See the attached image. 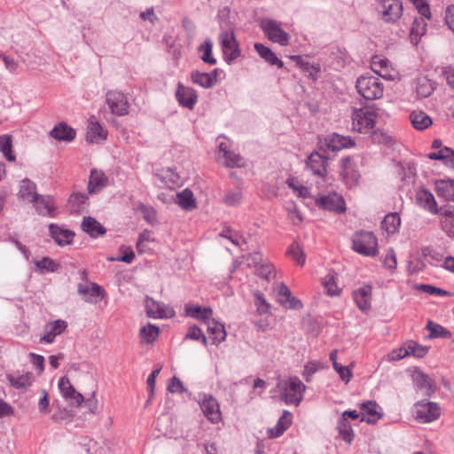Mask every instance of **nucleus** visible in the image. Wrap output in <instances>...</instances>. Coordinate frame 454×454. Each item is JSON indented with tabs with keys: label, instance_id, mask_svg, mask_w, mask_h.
<instances>
[{
	"label": "nucleus",
	"instance_id": "obj_52",
	"mask_svg": "<svg viewBox=\"0 0 454 454\" xmlns=\"http://www.w3.org/2000/svg\"><path fill=\"white\" fill-rule=\"evenodd\" d=\"M322 285L325 288L326 294L329 296H334L340 294V289L337 286L335 278L332 273H329L322 278Z\"/></svg>",
	"mask_w": 454,
	"mask_h": 454
},
{
	"label": "nucleus",
	"instance_id": "obj_27",
	"mask_svg": "<svg viewBox=\"0 0 454 454\" xmlns=\"http://www.w3.org/2000/svg\"><path fill=\"white\" fill-rule=\"evenodd\" d=\"M89 197L84 192H74L68 199V207L71 213L80 214L88 207Z\"/></svg>",
	"mask_w": 454,
	"mask_h": 454
},
{
	"label": "nucleus",
	"instance_id": "obj_43",
	"mask_svg": "<svg viewBox=\"0 0 454 454\" xmlns=\"http://www.w3.org/2000/svg\"><path fill=\"white\" fill-rule=\"evenodd\" d=\"M337 429L339 431L340 436L347 442L350 443L354 437V433L351 427L350 423L348 422V419L345 417H340Z\"/></svg>",
	"mask_w": 454,
	"mask_h": 454
},
{
	"label": "nucleus",
	"instance_id": "obj_44",
	"mask_svg": "<svg viewBox=\"0 0 454 454\" xmlns=\"http://www.w3.org/2000/svg\"><path fill=\"white\" fill-rule=\"evenodd\" d=\"M428 158L430 160H443L446 165L451 166L452 159H454V150L445 146L437 152L430 153Z\"/></svg>",
	"mask_w": 454,
	"mask_h": 454
},
{
	"label": "nucleus",
	"instance_id": "obj_12",
	"mask_svg": "<svg viewBox=\"0 0 454 454\" xmlns=\"http://www.w3.org/2000/svg\"><path fill=\"white\" fill-rule=\"evenodd\" d=\"M78 294L82 295L86 302L97 303L105 297L104 289L96 283L90 285L79 284Z\"/></svg>",
	"mask_w": 454,
	"mask_h": 454
},
{
	"label": "nucleus",
	"instance_id": "obj_30",
	"mask_svg": "<svg viewBox=\"0 0 454 454\" xmlns=\"http://www.w3.org/2000/svg\"><path fill=\"white\" fill-rule=\"evenodd\" d=\"M379 405L374 401H368L360 405L362 420L369 424L375 423L380 419L381 414L378 411Z\"/></svg>",
	"mask_w": 454,
	"mask_h": 454
},
{
	"label": "nucleus",
	"instance_id": "obj_24",
	"mask_svg": "<svg viewBox=\"0 0 454 454\" xmlns=\"http://www.w3.org/2000/svg\"><path fill=\"white\" fill-rule=\"evenodd\" d=\"M325 144L328 149L333 152L355 145V142L349 137L340 136L336 133L329 135L325 138Z\"/></svg>",
	"mask_w": 454,
	"mask_h": 454
},
{
	"label": "nucleus",
	"instance_id": "obj_40",
	"mask_svg": "<svg viewBox=\"0 0 454 454\" xmlns=\"http://www.w3.org/2000/svg\"><path fill=\"white\" fill-rule=\"evenodd\" d=\"M176 202L184 209L190 211L196 207L193 193L189 189H184L176 193Z\"/></svg>",
	"mask_w": 454,
	"mask_h": 454
},
{
	"label": "nucleus",
	"instance_id": "obj_47",
	"mask_svg": "<svg viewBox=\"0 0 454 454\" xmlns=\"http://www.w3.org/2000/svg\"><path fill=\"white\" fill-rule=\"evenodd\" d=\"M12 139L11 135H2L0 136V152L3 153L4 157L9 161L15 160V155L12 152Z\"/></svg>",
	"mask_w": 454,
	"mask_h": 454
},
{
	"label": "nucleus",
	"instance_id": "obj_39",
	"mask_svg": "<svg viewBox=\"0 0 454 454\" xmlns=\"http://www.w3.org/2000/svg\"><path fill=\"white\" fill-rule=\"evenodd\" d=\"M191 79L193 83H196L205 89L212 88L216 82V79L213 74L209 73H202L198 70L192 72Z\"/></svg>",
	"mask_w": 454,
	"mask_h": 454
},
{
	"label": "nucleus",
	"instance_id": "obj_31",
	"mask_svg": "<svg viewBox=\"0 0 454 454\" xmlns=\"http://www.w3.org/2000/svg\"><path fill=\"white\" fill-rule=\"evenodd\" d=\"M441 225L449 237H454V207H441Z\"/></svg>",
	"mask_w": 454,
	"mask_h": 454
},
{
	"label": "nucleus",
	"instance_id": "obj_11",
	"mask_svg": "<svg viewBox=\"0 0 454 454\" xmlns=\"http://www.w3.org/2000/svg\"><path fill=\"white\" fill-rule=\"evenodd\" d=\"M341 176L346 185L349 188L356 186L359 182L360 174L352 159L350 157L343 158L341 160Z\"/></svg>",
	"mask_w": 454,
	"mask_h": 454
},
{
	"label": "nucleus",
	"instance_id": "obj_45",
	"mask_svg": "<svg viewBox=\"0 0 454 454\" xmlns=\"http://www.w3.org/2000/svg\"><path fill=\"white\" fill-rule=\"evenodd\" d=\"M401 223L400 217L397 213H391L387 215L382 223L381 226L387 233H395Z\"/></svg>",
	"mask_w": 454,
	"mask_h": 454
},
{
	"label": "nucleus",
	"instance_id": "obj_41",
	"mask_svg": "<svg viewBox=\"0 0 454 454\" xmlns=\"http://www.w3.org/2000/svg\"><path fill=\"white\" fill-rule=\"evenodd\" d=\"M410 120L416 129L422 130L432 124L431 118L422 111H413L410 114Z\"/></svg>",
	"mask_w": 454,
	"mask_h": 454
},
{
	"label": "nucleus",
	"instance_id": "obj_33",
	"mask_svg": "<svg viewBox=\"0 0 454 454\" xmlns=\"http://www.w3.org/2000/svg\"><path fill=\"white\" fill-rule=\"evenodd\" d=\"M106 176L101 171L92 169L88 184V192L90 194L98 192L106 184Z\"/></svg>",
	"mask_w": 454,
	"mask_h": 454
},
{
	"label": "nucleus",
	"instance_id": "obj_23",
	"mask_svg": "<svg viewBox=\"0 0 454 454\" xmlns=\"http://www.w3.org/2000/svg\"><path fill=\"white\" fill-rule=\"evenodd\" d=\"M416 201L421 207L432 214H438L440 212L434 195L427 190L421 189L418 191L416 193Z\"/></svg>",
	"mask_w": 454,
	"mask_h": 454
},
{
	"label": "nucleus",
	"instance_id": "obj_15",
	"mask_svg": "<svg viewBox=\"0 0 454 454\" xmlns=\"http://www.w3.org/2000/svg\"><path fill=\"white\" fill-rule=\"evenodd\" d=\"M200 408L208 420L217 423L221 420L220 406L212 395H205L200 403Z\"/></svg>",
	"mask_w": 454,
	"mask_h": 454
},
{
	"label": "nucleus",
	"instance_id": "obj_63",
	"mask_svg": "<svg viewBox=\"0 0 454 454\" xmlns=\"http://www.w3.org/2000/svg\"><path fill=\"white\" fill-rule=\"evenodd\" d=\"M140 211L143 214V218L148 223H154L157 220L156 217V211L151 207L145 205H141L139 207Z\"/></svg>",
	"mask_w": 454,
	"mask_h": 454
},
{
	"label": "nucleus",
	"instance_id": "obj_55",
	"mask_svg": "<svg viewBox=\"0 0 454 454\" xmlns=\"http://www.w3.org/2000/svg\"><path fill=\"white\" fill-rule=\"evenodd\" d=\"M427 329L430 332V336L433 338L437 337H443V338H449L450 337L451 333L450 331L445 329L443 326L434 324L433 322L429 321L427 325Z\"/></svg>",
	"mask_w": 454,
	"mask_h": 454
},
{
	"label": "nucleus",
	"instance_id": "obj_29",
	"mask_svg": "<svg viewBox=\"0 0 454 454\" xmlns=\"http://www.w3.org/2000/svg\"><path fill=\"white\" fill-rule=\"evenodd\" d=\"M207 333L212 339L213 345H218L226 338V331L224 325L214 318H211L207 324Z\"/></svg>",
	"mask_w": 454,
	"mask_h": 454
},
{
	"label": "nucleus",
	"instance_id": "obj_42",
	"mask_svg": "<svg viewBox=\"0 0 454 454\" xmlns=\"http://www.w3.org/2000/svg\"><path fill=\"white\" fill-rule=\"evenodd\" d=\"M7 380L12 387L18 389H21L31 386L34 380V375L32 372H27L19 376L9 374L7 375Z\"/></svg>",
	"mask_w": 454,
	"mask_h": 454
},
{
	"label": "nucleus",
	"instance_id": "obj_9",
	"mask_svg": "<svg viewBox=\"0 0 454 454\" xmlns=\"http://www.w3.org/2000/svg\"><path fill=\"white\" fill-rule=\"evenodd\" d=\"M411 378L417 390L422 391L423 395L430 397L435 393L437 389L435 382L419 369L414 370Z\"/></svg>",
	"mask_w": 454,
	"mask_h": 454
},
{
	"label": "nucleus",
	"instance_id": "obj_62",
	"mask_svg": "<svg viewBox=\"0 0 454 454\" xmlns=\"http://www.w3.org/2000/svg\"><path fill=\"white\" fill-rule=\"evenodd\" d=\"M426 26L427 24L422 18L415 19L411 29V35L415 37L423 35L426 32Z\"/></svg>",
	"mask_w": 454,
	"mask_h": 454
},
{
	"label": "nucleus",
	"instance_id": "obj_13",
	"mask_svg": "<svg viewBox=\"0 0 454 454\" xmlns=\"http://www.w3.org/2000/svg\"><path fill=\"white\" fill-rule=\"evenodd\" d=\"M59 388L62 395L69 401L70 404L79 406L84 402L83 395L75 390L68 378H60Z\"/></svg>",
	"mask_w": 454,
	"mask_h": 454
},
{
	"label": "nucleus",
	"instance_id": "obj_34",
	"mask_svg": "<svg viewBox=\"0 0 454 454\" xmlns=\"http://www.w3.org/2000/svg\"><path fill=\"white\" fill-rule=\"evenodd\" d=\"M106 134L95 117L90 118L89 129L87 131L86 139L88 142L94 143L99 140H105Z\"/></svg>",
	"mask_w": 454,
	"mask_h": 454
},
{
	"label": "nucleus",
	"instance_id": "obj_28",
	"mask_svg": "<svg viewBox=\"0 0 454 454\" xmlns=\"http://www.w3.org/2000/svg\"><path fill=\"white\" fill-rule=\"evenodd\" d=\"M75 130L65 122H59L50 132V135L58 141L70 142L75 137Z\"/></svg>",
	"mask_w": 454,
	"mask_h": 454
},
{
	"label": "nucleus",
	"instance_id": "obj_2",
	"mask_svg": "<svg viewBox=\"0 0 454 454\" xmlns=\"http://www.w3.org/2000/svg\"><path fill=\"white\" fill-rule=\"evenodd\" d=\"M281 398L286 404L298 406L302 400L306 386L298 377H290L287 380L278 384Z\"/></svg>",
	"mask_w": 454,
	"mask_h": 454
},
{
	"label": "nucleus",
	"instance_id": "obj_36",
	"mask_svg": "<svg viewBox=\"0 0 454 454\" xmlns=\"http://www.w3.org/2000/svg\"><path fill=\"white\" fill-rule=\"evenodd\" d=\"M435 190L439 197L454 201V180H438L435 182Z\"/></svg>",
	"mask_w": 454,
	"mask_h": 454
},
{
	"label": "nucleus",
	"instance_id": "obj_22",
	"mask_svg": "<svg viewBox=\"0 0 454 454\" xmlns=\"http://www.w3.org/2000/svg\"><path fill=\"white\" fill-rule=\"evenodd\" d=\"M49 231L51 237L60 247L71 244L74 237V231L63 229L55 223H51L49 225Z\"/></svg>",
	"mask_w": 454,
	"mask_h": 454
},
{
	"label": "nucleus",
	"instance_id": "obj_14",
	"mask_svg": "<svg viewBox=\"0 0 454 454\" xmlns=\"http://www.w3.org/2000/svg\"><path fill=\"white\" fill-rule=\"evenodd\" d=\"M176 98L182 106L190 110L194 108L198 101L196 91L192 88L183 85L181 82L177 84Z\"/></svg>",
	"mask_w": 454,
	"mask_h": 454
},
{
	"label": "nucleus",
	"instance_id": "obj_58",
	"mask_svg": "<svg viewBox=\"0 0 454 454\" xmlns=\"http://www.w3.org/2000/svg\"><path fill=\"white\" fill-rule=\"evenodd\" d=\"M255 299V305L257 306L258 311L262 313H267L270 308V303L266 301L262 293L257 291L254 294Z\"/></svg>",
	"mask_w": 454,
	"mask_h": 454
},
{
	"label": "nucleus",
	"instance_id": "obj_54",
	"mask_svg": "<svg viewBox=\"0 0 454 454\" xmlns=\"http://www.w3.org/2000/svg\"><path fill=\"white\" fill-rule=\"evenodd\" d=\"M35 265L42 273L55 272L59 265L50 257H43L42 260L35 262Z\"/></svg>",
	"mask_w": 454,
	"mask_h": 454
},
{
	"label": "nucleus",
	"instance_id": "obj_35",
	"mask_svg": "<svg viewBox=\"0 0 454 454\" xmlns=\"http://www.w3.org/2000/svg\"><path fill=\"white\" fill-rule=\"evenodd\" d=\"M292 424V414L288 411H284L282 416L278 419V423L274 428L269 430V436L276 438L284 434V432Z\"/></svg>",
	"mask_w": 454,
	"mask_h": 454
},
{
	"label": "nucleus",
	"instance_id": "obj_56",
	"mask_svg": "<svg viewBox=\"0 0 454 454\" xmlns=\"http://www.w3.org/2000/svg\"><path fill=\"white\" fill-rule=\"evenodd\" d=\"M225 161L224 165L228 168H239L243 166V160L239 154L234 152H225V155L223 156Z\"/></svg>",
	"mask_w": 454,
	"mask_h": 454
},
{
	"label": "nucleus",
	"instance_id": "obj_4",
	"mask_svg": "<svg viewBox=\"0 0 454 454\" xmlns=\"http://www.w3.org/2000/svg\"><path fill=\"white\" fill-rule=\"evenodd\" d=\"M353 249L360 254L374 256L378 252L377 239L372 231H360L352 239Z\"/></svg>",
	"mask_w": 454,
	"mask_h": 454
},
{
	"label": "nucleus",
	"instance_id": "obj_8",
	"mask_svg": "<svg viewBox=\"0 0 454 454\" xmlns=\"http://www.w3.org/2000/svg\"><path fill=\"white\" fill-rule=\"evenodd\" d=\"M261 27L270 41L282 46L289 43L290 35L282 29L280 23L278 21L270 19L262 20Z\"/></svg>",
	"mask_w": 454,
	"mask_h": 454
},
{
	"label": "nucleus",
	"instance_id": "obj_59",
	"mask_svg": "<svg viewBox=\"0 0 454 454\" xmlns=\"http://www.w3.org/2000/svg\"><path fill=\"white\" fill-rule=\"evenodd\" d=\"M277 294H278V301L282 305H286L287 298H290L291 291L288 286L284 283H278L277 285Z\"/></svg>",
	"mask_w": 454,
	"mask_h": 454
},
{
	"label": "nucleus",
	"instance_id": "obj_53",
	"mask_svg": "<svg viewBox=\"0 0 454 454\" xmlns=\"http://www.w3.org/2000/svg\"><path fill=\"white\" fill-rule=\"evenodd\" d=\"M408 355L413 356L415 357L422 358L424 357L428 351L427 347L421 346L415 341H409L406 343Z\"/></svg>",
	"mask_w": 454,
	"mask_h": 454
},
{
	"label": "nucleus",
	"instance_id": "obj_46",
	"mask_svg": "<svg viewBox=\"0 0 454 454\" xmlns=\"http://www.w3.org/2000/svg\"><path fill=\"white\" fill-rule=\"evenodd\" d=\"M159 333V327L150 323L147 325L141 327L139 331L140 338L146 343H153L158 338Z\"/></svg>",
	"mask_w": 454,
	"mask_h": 454
},
{
	"label": "nucleus",
	"instance_id": "obj_3",
	"mask_svg": "<svg viewBox=\"0 0 454 454\" xmlns=\"http://www.w3.org/2000/svg\"><path fill=\"white\" fill-rule=\"evenodd\" d=\"M358 93L367 100H373L383 96L384 86L378 77L363 75L356 81Z\"/></svg>",
	"mask_w": 454,
	"mask_h": 454
},
{
	"label": "nucleus",
	"instance_id": "obj_25",
	"mask_svg": "<svg viewBox=\"0 0 454 454\" xmlns=\"http://www.w3.org/2000/svg\"><path fill=\"white\" fill-rule=\"evenodd\" d=\"M81 227L83 231L94 239L103 236L106 232V229L92 216H85Z\"/></svg>",
	"mask_w": 454,
	"mask_h": 454
},
{
	"label": "nucleus",
	"instance_id": "obj_32",
	"mask_svg": "<svg viewBox=\"0 0 454 454\" xmlns=\"http://www.w3.org/2000/svg\"><path fill=\"white\" fill-rule=\"evenodd\" d=\"M186 315L193 317L197 320L202 321L207 324L213 315V311L209 307H200V306H192L186 305L185 306Z\"/></svg>",
	"mask_w": 454,
	"mask_h": 454
},
{
	"label": "nucleus",
	"instance_id": "obj_16",
	"mask_svg": "<svg viewBox=\"0 0 454 454\" xmlns=\"http://www.w3.org/2000/svg\"><path fill=\"white\" fill-rule=\"evenodd\" d=\"M372 70L386 80L395 79V70L387 59L381 56H374L371 63Z\"/></svg>",
	"mask_w": 454,
	"mask_h": 454
},
{
	"label": "nucleus",
	"instance_id": "obj_61",
	"mask_svg": "<svg viewBox=\"0 0 454 454\" xmlns=\"http://www.w3.org/2000/svg\"><path fill=\"white\" fill-rule=\"evenodd\" d=\"M371 135L372 140L375 144H384L387 145L390 142L391 137L380 129L371 130L369 133Z\"/></svg>",
	"mask_w": 454,
	"mask_h": 454
},
{
	"label": "nucleus",
	"instance_id": "obj_19",
	"mask_svg": "<svg viewBox=\"0 0 454 454\" xmlns=\"http://www.w3.org/2000/svg\"><path fill=\"white\" fill-rule=\"evenodd\" d=\"M316 203L320 207L335 212L345 211L343 199L336 193L320 196L316 200Z\"/></svg>",
	"mask_w": 454,
	"mask_h": 454
},
{
	"label": "nucleus",
	"instance_id": "obj_64",
	"mask_svg": "<svg viewBox=\"0 0 454 454\" xmlns=\"http://www.w3.org/2000/svg\"><path fill=\"white\" fill-rule=\"evenodd\" d=\"M444 20L448 27L454 32V5L446 8Z\"/></svg>",
	"mask_w": 454,
	"mask_h": 454
},
{
	"label": "nucleus",
	"instance_id": "obj_5",
	"mask_svg": "<svg viewBox=\"0 0 454 454\" xmlns=\"http://www.w3.org/2000/svg\"><path fill=\"white\" fill-rule=\"evenodd\" d=\"M441 415V407L435 402L422 400L413 406V417L420 423H431Z\"/></svg>",
	"mask_w": 454,
	"mask_h": 454
},
{
	"label": "nucleus",
	"instance_id": "obj_6",
	"mask_svg": "<svg viewBox=\"0 0 454 454\" xmlns=\"http://www.w3.org/2000/svg\"><path fill=\"white\" fill-rule=\"evenodd\" d=\"M386 23H395L403 14V4L399 0H380L376 8Z\"/></svg>",
	"mask_w": 454,
	"mask_h": 454
},
{
	"label": "nucleus",
	"instance_id": "obj_7",
	"mask_svg": "<svg viewBox=\"0 0 454 454\" xmlns=\"http://www.w3.org/2000/svg\"><path fill=\"white\" fill-rule=\"evenodd\" d=\"M219 41L224 55L225 61L231 64L240 56L239 43L233 31H223L219 35Z\"/></svg>",
	"mask_w": 454,
	"mask_h": 454
},
{
	"label": "nucleus",
	"instance_id": "obj_18",
	"mask_svg": "<svg viewBox=\"0 0 454 454\" xmlns=\"http://www.w3.org/2000/svg\"><path fill=\"white\" fill-rule=\"evenodd\" d=\"M35 205L36 212L43 216H55L56 206L53 198L49 195H36V199L31 201Z\"/></svg>",
	"mask_w": 454,
	"mask_h": 454
},
{
	"label": "nucleus",
	"instance_id": "obj_50",
	"mask_svg": "<svg viewBox=\"0 0 454 454\" xmlns=\"http://www.w3.org/2000/svg\"><path fill=\"white\" fill-rule=\"evenodd\" d=\"M292 59L302 69V71L309 73V77H311L313 80L317 79V74L320 71L318 67L310 65L309 62H306L301 56H293Z\"/></svg>",
	"mask_w": 454,
	"mask_h": 454
},
{
	"label": "nucleus",
	"instance_id": "obj_49",
	"mask_svg": "<svg viewBox=\"0 0 454 454\" xmlns=\"http://www.w3.org/2000/svg\"><path fill=\"white\" fill-rule=\"evenodd\" d=\"M286 254L290 256L298 265L305 263V254L298 242H294L287 249Z\"/></svg>",
	"mask_w": 454,
	"mask_h": 454
},
{
	"label": "nucleus",
	"instance_id": "obj_38",
	"mask_svg": "<svg viewBox=\"0 0 454 454\" xmlns=\"http://www.w3.org/2000/svg\"><path fill=\"white\" fill-rule=\"evenodd\" d=\"M254 49L260 57L269 64L278 66V67H283V61L280 60L269 47L263 45L262 43H257L254 44Z\"/></svg>",
	"mask_w": 454,
	"mask_h": 454
},
{
	"label": "nucleus",
	"instance_id": "obj_21",
	"mask_svg": "<svg viewBox=\"0 0 454 454\" xmlns=\"http://www.w3.org/2000/svg\"><path fill=\"white\" fill-rule=\"evenodd\" d=\"M67 326V322L61 319H57L46 324L44 326V333L40 340L41 342L52 343L55 337L62 333Z\"/></svg>",
	"mask_w": 454,
	"mask_h": 454
},
{
	"label": "nucleus",
	"instance_id": "obj_26",
	"mask_svg": "<svg viewBox=\"0 0 454 454\" xmlns=\"http://www.w3.org/2000/svg\"><path fill=\"white\" fill-rule=\"evenodd\" d=\"M354 300L358 308L365 312L371 308L372 300V287L370 286H364L363 287L354 291Z\"/></svg>",
	"mask_w": 454,
	"mask_h": 454
},
{
	"label": "nucleus",
	"instance_id": "obj_10",
	"mask_svg": "<svg viewBox=\"0 0 454 454\" xmlns=\"http://www.w3.org/2000/svg\"><path fill=\"white\" fill-rule=\"evenodd\" d=\"M106 103L114 114L123 116L128 114V100L120 91H109L106 94Z\"/></svg>",
	"mask_w": 454,
	"mask_h": 454
},
{
	"label": "nucleus",
	"instance_id": "obj_37",
	"mask_svg": "<svg viewBox=\"0 0 454 454\" xmlns=\"http://www.w3.org/2000/svg\"><path fill=\"white\" fill-rule=\"evenodd\" d=\"M36 184L27 178L22 180L18 192L19 198L31 202L33 200L36 199Z\"/></svg>",
	"mask_w": 454,
	"mask_h": 454
},
{
	"label": "nucleus",
	"instance_id": "obj_1",
	"mask_svg": "<svg viewBox=\"0 0 454 454\" xmlns=\"http://www.w3.org/2000/svg\"><path fill=\"white\" fill-rule=\"evenodd\" d=\"M378 116L374 105L354 108L352 113V128L354 130L368 134L373 129L375 119Z\"/></svg>",
	"mask_w": 454,
	"mask_h": 454
},
{
	"label": "nucleus",
	"instance_id": "obj_60",
	"mask_svg": "<svg viewBox=\"0 0 454 454\" xmlns=\"http://www.w3.org/2000/svg\"><path fill=\"white\" fill-rule=\"evenodd\" d=\"M411 2L415 5L419 13L427 18V20L431 19V12L429 8V4L427 0H411Z\"/></svg>",
	"mask_w": 454,
	"mask_h": 454
},
{
	"label": "nucleus",
	"instance_id": "obj_51",
	"mask_svg": "<svg viewBox=\"0 0 454 454\" xmlns=\"http://www.w3.org/2000/svg\"><path fill=\"white\" fill-rule=\"evenodd\" d=\"M434 90V82L427 78L420 79L417 86V93L420 98L429 97Z\"/></svg>",
	"mask_w": 454,
	"mask_h": 454
},
{
	"label": "nucleus",
	"instance_id": "obj_20",
	"mask_svg": "<svg viewBox=\"0 0 454 454\" xmlns=\"http://www.w3.org/2000/svg\"><path fill=\"white\" fill-rule=\"evenodd\" d=\"M328 159L317 152H313L308 157L306 165L311 172L318 176H324L326 173Z\"/></svg>",
	"mask_w": 454,
	"mask_h": 454
},
{
	"label": "nucleus",
	"instance_id": "obj_48",
	"mask_svg": "<svg viewBox=\"0 0 454 454\" xmlns=\"http://www.w3.org/2000/svg\"><path fill=\"white\" fill-rule=\"evenodd\" d=\"M212 49L213 43L210 39H206L204 43L199 46L198 51L203 52L201 59L204 63L209 65H215L216 63V59L212 56Z\"/></svg>",
	"mask_w": 454,
	"mask_h": 454
},
{
	"label": "nucleus",
	"instance_id": "obj_17",
	"mask_svg": "<svg viewBox=\"0 0 454 454\" xmlns=\"http://www.w3.org/2000/svg\"><path fill=\"white\" fill-rule=\"evenodd\" d=\"M145 308L147 316L150 317L168 318L175 315L174 310L170 307L153 299L146 300Z\"/></svg>",
	"mask_w": 454,
	"mask_h": 454
},
{
	"label": "nucleus",
	"instance_id": "obj_57",
	"mask_svg": "<svg viewBox=\"0 0 454 454\" xmlns=\"http://www.w3.org/2000/svg\"><path fill=\"white\" fill-rule=\"evenodd\" d=\"M223 200L228 206H237L242 200V192L240 190L229 191Z\"/></svg>",
	"mask_w": 454,
	"mask_h": 454
}]
</instances>
